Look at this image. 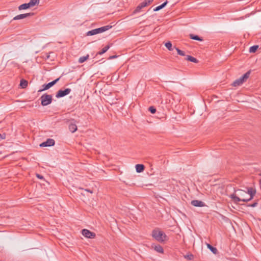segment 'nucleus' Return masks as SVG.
Returning <instances> with one entry per match:
<instances>
[{
    "mask_svg": "<svg viewBox=\"0 0 261 261\" xmlns=\"http://www.w3.org/2000/svg\"><path fill=\"white\" fill-rule=\"evenodd\" d=\"M33 15V13H29L19 14V15H18L15 16L13 18V20H19V19H24L29 16H32Z\"/></svg>",
    "mask_w": 261,
    "mask_h": 261,
    "instance_id": "obj_8",
    "label": "nucleus"
},
{
    "mask_svg": "<svg viewBox=\"0 0 261 261\" xmlns=\"http://www.w3.org/2000/svg\"><path fill=\"white\" fill-rule=\"evenodd\" d=\"M257 205V202H254L253 203H252L251 205V207H255Z\"/></svg>",
    "mask_w": 261,
    "mask_h": 261,
    "instance_id": "obj_35",
    "label": "nucleus"
},
{
    "mask_svg": "<svg viewBox=\"0 0 261 261\" xmlns=\"http://www.w3.org/2000/svg\"><path fill=\"white\" fill-rule=\"evenodd\" d=\"M165 46L168 48L169 50H173L175 47H172V43L171 42L168 41L166 42L165 44Z\"/></svg>",
    "mask_w": 261,
    "mask_h": 261,
    "instance_id": "obj_21",
    "label": "nucleus"
},
{
    "mask_svg": "<svg viewBox=\"0 0 261 261\" xmlns=\"http://www.w3.org/2000/svg\"><path fill=\"white\" fill-rule=\"evenodd\" d=\"M5 138H6V134H0V141L3 139H5Z\"/></svg>",
    "mask_w": 261,
    "mask_h": 261,
    "instance_id": "obj_33",
    "label": "nucleus"
},
{
    "mask_svg": "<svg viewBox=\"0 0 261 261\" xmlns=\"http://www.w3.org/2000/svg\"><path fill=\"white\" fill-rule=\"evenodd\" d=\"M43 89L39 90L38 92H42V91H43L44 90H47L49 88H50V87L48 86V84L43 85Z\"/></svg>",
    "mask_w": 261,
    "mask_h": 261,
    "instance_id": "obj_30",
    "label": "nucleus"
},
{
    "mask_svg": "<svg viewBox=\"0 0 261 261\" xmlns=\"http://www.w3.org/2000/svg\"><path fill=\"white\" fill-rule=\"evenodd\" d=\"M168 2L167 1H166V2H165L164 3H163L162 5L155 7L154 9H153V11H159L161 9H163V8H164L166 5L167 4H168Z\"/></svg>",
    "mask_w": 261,
    "mask_h": 261,
    "instance_id": "obj_14",
    "label": "nucleus"
},
{
    "mask_svg": "<svg viewBox=\"0 0 261 261\" xmlns=\"http://www.w3.org/2000/svg\"><path fill=\"white\" fill-rule=\"evenodd\" d=\"M112 28V26L108 25L106 26L102 27L101 28H97V33H101L106 31L109 30L110 29Z\"/></svg>",
    "mask_w": 261,
    "mask_h": 261,
    "instance_id": "obj_10",
    "label": "nucleus"
},
{
    "mask_svg": "<svg viewBox=\"0 0 261 261\" xmlns=\"http://www.w3.org/2000/svg\"><path fill=\"white\" fill-rule=\"evenodd\" d=\"M28 85V82L24 80H21L20 83V86L22 88H25Z\"/></svg>",
    "mask_w": 261,
    "mask_h": 261,
    "instance_id": "obj_26",
    "label": "nucleus"
},
{
    "mask_svg": "<svg viewBox=\"0 0 261 261\" xmlns=\"http://www.w3.org/2000/svg\"><path fill=\"white\" fill-rule=\"evenodd\" d=\"M49 55L47 56V58H49Z\"/></svg>",
    "mask_w": 261,
    "mask_h": 261,
    "instance_id": "obj_38",
    "label": "nucleus"
},
{
    "mask_svg": "<svg viewBox=\"0 0 261 261\" xmlns=\"http://www.w3.org/2000/svg\"><path fill=\"white\" fill-rule=\"evenodd\" d=\"M153 0H144L143 2L146 3V5L147 6L149 4H150Z\"/></svg>",
    "mask_w": 261,
    "mask_h": 261,
    "instance_id": "obj_34",
    "label": "nucleus"
},
{
    "mask_svg": "<svg viewBox=\"0 0 261 261\" xmlns=\"http://www.w3.org/2000/svg\"><path fill=\"white\" fill-rule=\"evenodd\" d=\"M39 3V0H30L28 3L30 7H33L36 5H38Z\"/></svg>",
    "mask_w": 261,
    "mask_h": 261,
    "instance_id": "obj_17",
    "label": "nucleus"
},
{
    "mask_svg": "<svg viewBox=\"0 0 261 261\" xmlns=\"http://www.w3.org/2000/svg\"><path fill=\"white\" fill-rule=\"evenodd\" d=\"M184 257L187 260H191L194 258V256L192 253H189L186 255H184Z\"/></svg>",
    "mask_w": 261,
    "mask_h": 261,
    "instance_id": "obj_25",
    "label": "nucleus"
},
{
    "mask_svg": "<svg viewBox=\"0 0 261 261\" xmlns=\"http://www.w3.org/2000/svg\"><path fill=\"white\" fill-rule=\"evenodd\" d=\"M41 103L43 106H46L52 102V96L47 94H43L41 97Z\"/></svg>",
    "mask_w": 261,
    "mask_h": 261,
    "instance_id": "obj_4",
    "label": "nucleus"
},
{
    "mask_svg": "<svg viewBox=\"0 0 261 261\" xmlns=\"http://www.w3.org/2000/svg\"><path fill=\"white\" fill-rule=\"evenodd\" d=\"M175 49L176 50L177 52V54L180 56H185V52L182 50H181L180 49H179V48H177V47H174Z\"/></svg>",
    "mask_w": 261,
    "mask_h": 261,
    "instance_id": "obj_29",
    "label": "nucleus"
},
{
    "mask_svg": "<svg viewBox=\"0 0 261 261\" xmlns=\"http://www.w3.org/2000/svg\"><path fill=\"white\" fill-rule=\"evenodd\" d=\"M31 8L28 3L23 4L18 7L19 10H25Z\"/></svg>",
    "mask_w": 261,
    "mask_h": 261,
    "instance_id": "obj_16",
    "label": "nucleus"
},
{
    "mask_svg": "<svg viewBox=\"0 0 261 261\" xmlns=\"http://www.w3.org/2000/svg\"><path fill=\"white\" fill-rule=\"evenodd\" d=\"M187 60L188 61H191L193 63H197L198 62V60L195 58H194V57H193L191 56H189V55L187 56Z\"/></svg>",
    "mask_w": 261,
    "mask_h": 261,
    "instance_id": "obj_24",
    "label": "nucleus"
},
{
    "mask_svg": "<svg viewBox=\"0 0 261 261\" xmlns=\"http://www.w3.org/2000/svg\"><path fill=\"white\" fill-rule=\"evenodd\" d=\"M97 29L92 30L91 31H88L87 33V36H92L96 34H97Z\"/></svg>",
    "mask_w": 261,
    "mask_h": 261,
    "instance_id": "obj_23",
    "label": "nucleus"
},
{
    "mask_svg": "<svg viewBox=\"0 0 261 261\" xmlns=\"http://www.w3.org/2000/svg\"><path fill=\"white\" fill-rule=\"evenodd\" d=\"M260 176H261V173H260Z\"/></svg>",
    "mask_w": 261,
    "mask_h": 261,
    "instance_id": "obj_39",
    "label": "nucleus"
},
{
    "mask_svg": "<svg viewBox=\"0 0 261 261\" xmlns=\"http://www.w3.org/2000/svg\"><path fill=\"white\" fill-rule=\"evenodd\" d=\"M89 55H87L85 56H83V57H80L79 59V63H84L85 61H86L89 58Z\"/></svg>",
    "mask_w": 261,
    "mask_h": 261,
    "instance_id": "obj_22",
    "label": "nucleus"
},
{
    "mask_svg": "<svg viewBox=\"0 0 261 261\" xmlns=\"http://www.w3.org/2000/svg\"><path fill=\"white\" fill-rule=\"evenodd\" d=\"M55 141L52 139H47L45 142H42L40 144V147H49L54 146L55 144Z\"/></svg>",
    "mask_w": 261,
    "mask_h": 261,
    "instance_id": "obj_7",
    "label": "nucleus"
},
{
    "mask_svg": "<svg viewBox=\"0 0 261 261\" xmlns=\"http://www.w3.org/2000/svg\"><path fill=\"white\" fill-rule=\"evenodd\" d=\"M82 233L85 237L89 239L94 238L96 236L95 233L86 229H84L82 231Z\"/></svg>",
    "mask_w": 261,
    "mask_h": 261,
    "instance_id": "obj_6",
    "label": "nucleus"
},
{
    "mask_svg": "<svg viewBox=\"0 0 261 261\" xmlns=\"http://www.w3.org/2000/svg\"><path fill=\"white\" fill-rule=\"evenodd\" d=\"M152 248H153L154 249V250H155L156 252H158L159 253H163L164 252L163 248L160 245H152Z\"/></svg>",
    "mask_w": 261,
    "mask_h": 261,
    "instance_id": "obj_12",
    "label": "nucleus"
},
{
    "mask_svg": "<svg viewBox=\"0 0 261 261\" xmlns=\"http://www.w3.org/2000/svg\"><path fill=\"white\" fill-rule=\"evenodd\" d=\"M258 47V46L257 45H253L250 47L249 49V51L250 53H254L257 49Z\"/></svg>",
    "mask_w": 261,
    "mask_h": 261,
    "instance_id": "obj_27",
    "label": "nucleus"
},
{
    "mask_svg": "<svg viewBox=\"0 0 261 261\" xmlns=\"http://www.w3.org/2000/svg\"><path fill=\"white\" fill-rule=\"evenodd\" d=\"M149 110L152 114H154L156 112V109L153 107H150Z\"/></svg>",
    "mask_w": 261,
    "mask_h": 261,
    "instance_id": "obj_32",
    "label": "nucleus"
},
{
    "mask_svg": "<svg viewBox=\"0 0 261 261\" xmlns=\"http://www.w3.org/2000/svg\"><path fill=\"white\" fill-rule=\"evenodd\" d=\"M136 171L138 173H141L144 171V166L142 164H137L136 165Z\"/></svg>",
    "mask_w": 261,
    "mask_h": 261,
    "instance_id": "obj_13",
    "label": "nucleus"
},
{
    "mask_svg": "<svg viewBox=\"0 0 261 261\" xmlns=\"http://www.w3.org/2000/svg\"><path fill=\"white\" fill-rule=\"evenodd\" d=\"M59 80H60V77H59V78L57 79L56 80H54V81H52V82H50V83H48V86H49V87L50 88V87H51L53 86H54L55 84H56V83H57V82L58 81H59Z\"/></svg>",
    "mask_w": 261,
    "mask_h": 261,
    "instance_id": "obj_28",
    "label": "nucleus"
},
{
    "mask_svg": "<svg viewBox=\"0 0 261 261\" xmlns=\"http://www.w3.org/2000/svg\"><path fill=\"white\" fill-rule=\"evenodd\" d=\"M71 91V89L67 88L64 90H60L58 91L56 94V97L57 98H60L64 97L68 94H69Z\"/></svg>",
    "mask_w": 261,
    "mask_h": 261,
    "instance_id": "obj_5",
    "label": "nucleus"
},
{
    "mask_svg": "<svg viewBox=\"0 0 261 261\" xmlns=\"http://www.w3.org/2000/svg\"><path fill=\"white\" fill-rule=\"evenodd\" d=\"M37 176L39 178H40V179H42V178H43V176H42V175H39V174H37Z\"/></svg>",
    "mask_w": 261,
    "mask_h": 261,
    "instance_id": "obj_36",
    "label": "nucleus"
},
{
    "mask_svg": "<svg viewBox=\"0 0 261 261\" xmlns=\"http://www.w3.org/2000/svg\"><path fill=\"white\" fill-rule=\"evenodd\" d=\"M191 204L196 207H203L205 206V203L202 201L198 200H194L191 201Z\"/></svg>",
    "mask_w": 261,
    "mask_h": 261,
    "instance_id": "obj_9",
    "label": "nucleus"
},
{
    "mask_svg": "<svg viewBox=\"0 0 261 261\" xmlns=\"http://www.w3.org/2000/svg\"><path fill=\"white\" fill-rule=\"evenodd\" d=\"M110 48V46L109 45H107L105 46L101 51H99L97 53V55H101L105 53Z\"/></svg>",
    "mask_w": 261,
    "mask_h": 261,
    "instance_id": "obj_20",
    "label": "nucleus"
},
{
    "mask_svg": "<svg viewBox=\"0 0 261 261\" xmlns=\"http://www.w3.org/2000/svg\"><path fill=\"white\" fill-rule=\"evenodd\" d=\"M250 72L248 71L245 73L241 77L234 81L232 84V85L234 87L240 86L248 78L250 75Z\"/></svg>",
    "mask_w": 261,
    "mask_h": 261,
    "instance_id": "obj_3",
    "label": "nucleus"
},
{
    "mask_svg": "<svg viewBox=\"0 0 261 261\" xmlns=\"http://www.w3.org/2000/svg\"><path fill=\"white\" fill-rule=\"evenodd\" d=\"M190 38L191 39H192L196 40H198V41H201L203 40L202 38L199 37L197 35H193V34H190Z\"/></svg>",
    "mask_w": 261,
    "mask_h": 261,
    "instance_id": "obj_19",
    "label": "nucleus"
},
{
    "mask_svg": "<svg viewBox=\"0 0 261 261\" xmlns=\"http://www.w3.org/2000/svg\"><path fill=\"white\" fill-rule=\"evenodd\" d=\"M116 58V56H113L110 57V59H114Z\"/></svg>",
    "mask_w": 261,
    "mask_h": 261,
    "instance_id": "obj_37",
    "label": "nucleus"
},
{
    "mask_svg": "<svg viewBox=\"0 0 261 261\" xmlns=\"http://www.w3.org/2000/svg\"><path fill=\"white\" fill-rule=\"evenodd\" d=\"M69 129L73 133L77 130V126L75 123H70L69 125Z\"/></svg>",
    "mask_w": 261,
    "mask_h": 261,
    "instance_id": "obj_15",
    "label": "nucleus"
},
{
    "mask_svg": "<svg viewBox=\"0 0 261 261\" xmlns=\"http://www.w3.org/2000/svg\"><path fill=\"white\" fill-rule=\"evenodd\" d=\"M152 236L156 240L160 242H164L166 238V234L158 229L154 230L152 231Z\"/></svg>",
    "mask_w": 261,
    "mask_h": 261,
    "instance_id": "obj_2",
    "label": "nucleus"
},
{
    "mask_svg": "<svg viewBox=\"0 0 261 261\" xmlns=\"http://www.w3.org/2000/svg\"><path fill=\"white\" fill-rule=\"evenodd\" d=\"M255 193V191L252 188L247 189V191L238 189L236 190L234 193L231 194L229 197L235 203L240 201L247 202L253 198Z\"/></svg>",
    "mask_w": 261,
    "mask_h": 261,
    "instance_id": "obj_1",
    "label": "nucleus"
},
{
    "mask_svg": "<svg viewBox=\"0 0 261 261\" xmlns=\"http://www.w3.org/2000/svg\"><path fill=\"white\" fill-rule=\"evenodd\" d=\"M43 89L39 90L38 92H42V91H43L44 90H47L49 88H50V87L48 86V84L43 85Z\"/></svg>",
    "mask_w": 261,
    "mask_h": 261,
    "instance_id": "obj_31",
    "label": "nucleus"
},
{
    "mask_svg": "<svg viewBox=\"0 0 261 261\" xmlns=\"http://www.w3.org/2000/svg\"><path fill=\"white\" fill-rule=\"evenodd\" d=\"M207 247L214 254H216L218 252L216 248L213 247L209 244H207Z\"/></svg>",
    "mask_w": 261,
    "mask_h": 261,
    "instance_id": "obj_18",
    "label": "nucleus"
},
{
    "mask_svg": "<svg viewBox=\"0 0 261 261\" xmlns=\"http://www.w3.org/2000/svg\"><path fill=\"white\" fill-rule=\"evenodd\" d=\"M146 6H147L146 3L143 2H142L140 5H139L137 7L136 9L134 10V13H137L139 12L142 8L145 7Z\"/></svg>",
    "mask_w": 261,
    "mask_h": 261,
    "instance_id": "obj_11",
    "label": "nucleus"
}]
</instances>
